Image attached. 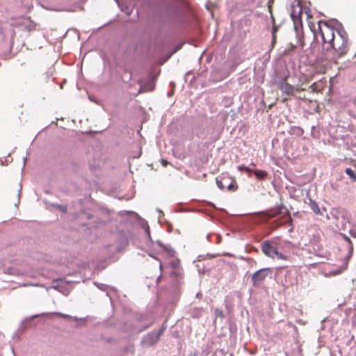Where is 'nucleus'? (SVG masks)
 <instances>
[{"label":"nucleus","mask_w":356,"mask_h":356,"mask_svg":"<svg viewBox=\"0 0 356 356\" xmlns=\"http://www.w3.org/2000/svg\"><path fill=\"white\" fill-rule=\"evenodd\" d=\"M246 261L248 262L249 265L251 267H254L257 266V261L252 258H248Z\"/></svg>","instance_id":"17"},{"label":"nucleus","mask_w":356,"mask_h":356,"mask_svg":"<svg viewBox=\"0 0 356 356\" xmlns=\"http://www.w3.org/2000/svg\"><path fill=\"white\" fill-rule=\"evenodd\" d=\"M276 31H277L276 28H273V40H272V45L273 46L276 42V35H275Z\"/></svg>","instance_id":"18"},{"label":"nucleus","mask_w":356,"mask_h":356,"mask_svg":"<svg viewBox=\"0 0 356 356\" xmlns=\"http://www.w3.org/2000/svg\"><path fill=\"white\" fill-rule=\"evenodd\" d=\"M215 313L217 316H220L221 318L224 317L223 312L220 309H216Z\"/></svg>","instance_id":"19"},{"label":"nucleus","mask_w":356,"mask_h":356,"mask_svg":"<svg viewBox=\"0 0 356 356\" xmlns=\"http://www.w3.org/2000/svg\"><path fill=\"white\" fill-rule=\"evenodd\" d=\"M345 172L352 179L353 181H356V174L351 168H346Z\"/></svg>","instance_id":"15"},{"label":"nucleus","mask_w":356,"mask_h":356,"mask_svg":"<svg viewBox=\"0 0 356 356\" xmlns=\"http://www.w3.org/2000/svg\"><path fill=\"white\" fill-rule=\"evenodd\" d=\"M277 216V214L275 213V211H271L269 214H268V217L269 218H274V217H276Z\"/></svg>","instance_id":"24"},{"label":"nucleus","mask_w":356,"mask_h":356,"mask_svg":"<svg viewBox=\"0 0 356 356\" xmlns=\"http://www.w3.org/2000/svg\"><path fill=\"white\" fill-rule=\"evenodd\" d=\"M58 208L60 211H62L63 213H65L67 211V207L63 205H59Z\"/></svg>","instance_id":"23"},{"label":"nucleus","mask_w":356,"mask_h":356,"mask_svg":"<svg viewBox=\"0 0 356 356\" xmlns=\"http://www.w3.org/2000/svg\"><path fill=\"white\" fill-rule=\"evenodd\" d=\"M278 87L282 92V93L286 94L287 95H292L296 91L298 92L305 90V88H295L294 86L286 82V78H285L283 81L279 83Z\"/></svg>","instance_id":"6"},{"label":"nucleus","mask_w":356,"mask_h":356,"mask_svg":"<svg viewBox=\"0 0 356 356\" xmlns=\"http://www.w3.org/2000/svg\"><path fill=\"white\" fill-rule=\"evenodd\" d=\"M326 81H319L318 82L313 83L310 86L309 89L312 92L321 93L325 89Z\"/></svg>","instance_id":"9"},{"label":"nucleus","mask_w":356,"mask_h":356,"mask_svg":"<svg viewBox=\"0 0 356 356\" xmlns=\"http://www.w3.org/2000/svg\"><path fill=\"white\" fill-rule=\"evenodd\" d=\"M237 168L240 171L244 170V171L247 172L249 174H250L252 172H253L252 169H251V168H250L248 167L243 166V165H239V166L237 167Z\"/></svg>","instance_id":"16"},{"label":"nucleus","mask_w":356,"mask_h":356,"mask_svg":"<svg viewBox=\"0 0 356 356\" xmlns=\"http://www.w3.org/2000/svg\"><path fill=\"white\" fill-rule=\"evenodd\" d=\"M254 175L257 177V178L262 179L267 177L268 173L265 170H253Z\"/></svg>","instance_id":"12"},{"label":"nucleus","mask_w":356,"mask_h":356,"mask_svg":"<svg viewBox=\"0 0 356 356\" xmlns=\"http://www.w3.org/2000/svg\"><path fill=\"white\" fill-rule=\"evenodd\" d=\"M152 90H153V87H151L150 88L147 89L145 86H143L140 89V90L138 91V93H140L143 92L151 91Z\"/></svg>","instance_id":"21"},{"label":"nucleus","mask_w":356,"mask_h":356,"mask_svg":"<svg viewBox=\"0 0 356 356\" xmlns=\"http://www.w3.org/2000/svg\"><path fill=\"white\" fill-rule=\"evenodd\" d=\"M287 325H288L289 326L293 327L296 328V325H294L293 324H292V323H290V322H289V323H288V324H287Z\"/></svg>","instance_id":"28"},{"label":"nucleus","mask_w":356,"mask_h":356,"mask_svg":"<svg viewBox=\"0 0 356 356\" xmlns=\"http://www.w3.org/2000/svg\"><path fill=\"white\" fill-rule=\"evenodd\" d=\"M251 165L254 166L255 164L252 163H251Z\"/></svg>","instance_id":"30"},{"label":"nucleus","mask_w":356,"mask_h":356,"mask_svg":"<svg viewBox=\"0 0 356 356\" xmlns=\"http://www.w3.org/2000/svg\"><path fill=\"white\" fill-rule=\"evenodd\" d=\"M302 14H305L308 19L312 17L310 9L307 7H303L300 1H296L291 5V17L297 32L302 28Z\"/></svg>","instance_id":"2"},{"label":"nucleus","mask_w":356,"mask_h":356,"mask_svg":"<svg viewBox=\"0 0 356 356\" xmlns=\"http://www.w3.org/2000/svg\"><path fill=\"white\" fill-rule=\"evenodd\" d=\"M56 315L58 316H60L62 318H70V316H68L67 314H61V313H56Z\"/></svg>","instance_id":"25"},{"label":"nucleus","mask_w":356,"mask_h":356,"mask_svg":"<svg viewBox=\"0 0 356 356\" xmlns=\"http://www.w3.org/2000/svg\"><path fill=\"white\" fill-rule=\"evenodd\" d=\"M286 100H287V99H286V98H284V99H283V102H286Z\"/></svg>","instance_id":"29"},{"label":"nucleus","mask_w":356,"mask_h":356,"mask_svg":"<svg viewBox=\"0 0 356 356\" xmlns=\"http://www.w3.org/2000/svg\"><path fill=\"white\" fill-rule=\"evenodd\" d=\"M275 213L277 214V216L282 215V217L280 219L277 220L279 222H283L287 219L288 216H291L287 208L283 204H281L275 210Z\"/></svg>","instance_id":"8"},{"label":"nucleus","mask_w":356,"mask_h":356,"mask_svg":"<svg viewBox=\"0 0 356 356\" xmlns=\"http://www.w3.org/2000/svg\"><path fill=\"white\" fill-rule=\"evenodd\" d=\"M273 270L270 268H264L254 272L252 275V285L259 286L266 277L271 276Z\"/></svg>","instance_id":"5"},{"label":"nucleus","mask_w":356,"mask_h":356,"mask_svg":"<svg viewBox=\"0 0 356 356\" xmlns=\"http://www.w3.org/2000/svg\"><path fill=\"white\" fill-rule=\"evenodd\" d=\"M165 330V327L161 328L156 333H150L145 338V341L148 345H153L156 343L160 339Z\"/></svg>","instance_id":"7"},{"label":"nucleus","mask_w":356,"mask_h":356,"mask_svg":"<svg viewBox=\"0 0 356 356\" xmlns=\"http://www.w3.org/2000/svg\"><path fill=\"white\" fill-rule=\"evenodd\" d=\"M337 33L338 36L334 40L327 44L326 47H324V50H322L323 58L334 63L346 55L349 50L347 35H343L339 31Z\"/></svg>","instance_id":"1"},{"label":"nucleus","mask_w":356,"mask_h":356,"mask_svg":"<svg viewBox=\"0 0 356 356\" xmlns=\"http://www.w3.org/2000/svg\"><path fill=\"white\" fill-rule=\"evenodd\" d=\"M309 206H310V208L311 209L316 213V214H319L321 213V211H320V209L317 204V203L312 200H310V202H309Z\"/></svg>","instance_id":"14"},{"label":"nucleus","mask_w":356,"mask_h":356,"mask_svg":"<svg viewBox=\"0 0 356 356\" xmlns=\"http://www.w3.org/2000/svg\"><path fill=\"white\" fill-rule=\"evenodd\" d=\"M216 184H217L218 187L220 190H223L224 189L225 186H224L222 181L216 179Z\"/></svg>","instance_id":"20"},{"label":"nucleus","mask_w":356,"mask_h":356,"mask_svg":"<svg viewBox=\"0 0 356 356\" xmlns=\"http://www.w3.org/2000/svg\"><path fill=\"white\" fill-rule=\"evenodd\" d=\"M236 188L237 186L234 185L233 184H230L227 187L228 190L229 191H235Z\"/></svg>","instance_id":"22"},{"label":"nucleus","mask_w":356,"mask_h":356,"mask_svg":"<svg viewBox=\"0 0 356 356\" xmlns=\"http://www.w3.org/2000/svg\"><path fill=\"white\" fill-rule=\"evenodd\" d=\"M346 241L350 244V251L352 252L353 250V245H352V243H351V241L349 238L346 237Z\"/></svg>","instance_id":"26"},{"label":"nucleus","mask_w":356,"mask_h":356,"mask_svg":"<svg viewBox=\"0 0 356 356\" xmlns=\"http://www.w3.org/2000/svg\"><path fill=\"white\" fill-rule=\"evenodd\" d=\"M348 267V261H346L343 266H341L338 270L335 271L330 272V275H337L341 274L343 271H344Z\"/></svg>","instance_id":"13"},{"label":"nucleus","mask_w":356,"mask_h":356,"mask_svg":"<svg viewBox=\"0 0 356 356\" xmlns=\"http://www.w3.org/2000/svg\"><path fill=\"white\" fill-rule=\"evenodd\" d=\"M285 224H289L290 226V228L289 229V232H292L293 231V219L291 216H288L287 219L283 222H279L278 220H275L273 222V229H277L280 227V226H282Z\"/></svg>","instance_id":"11"},{"label":"nucleus","mask_w":356,"mask_h":356,"mask_svg":"<svg viewBox=\"0 0 356 356\" xmlns=\"http://www.w3.org/2000/svg\"><path fill=\"white\" fill-rule=\"evenodd\" d=\"M298 45H295L293 44H289V47L285 50L286 54H290L291 51H294L297 47H300L301 49H303L305 46V40H304V36L303 35H301L298 33Z\"/></svg>","instance_id":"10"},{"label":"nucleus","mask_w":356,"mask_h":356,"mask_svg":"<svg viewBox=\"0 0 356 356\" xmlns=\"http://www.w3.org/2000/svg\"><path fill=\"white\" fill-rule=\"evenodd\" d=\"M162 164H163V165L166 166L167 164H168V162L165 160L163 159L162 160Z\"/></svg>","instance_id":"27"},{"label":"nucleus","mask_w":356,"mask_h":356,"mask_svg":"<svg viewBox=\"0 0 356 356\" xmlns=\"http://www.w3.org/2000/svg\"><path fill=\"white\" fill-rule=\"evenodd\" d=\"M318 30L323 40L322 50H324V47H326L327 44L331 43L336 38L334 35L335 29L333 26L329 25L327 22L320 21L318 22Z\"/></svg>","instance_id":"3"},{"label":"nucleus","mask_w":356,"mask_h":356,"mask_svg":"<svg viewBox=\"0 0 356 356\" xmlns=\"http://www.w3.org/2000/svg\"><path fill=\"white\" fill-rule=\"evenodd\" d=\"M261 250L263 253L272 259H277L282 260H287L288 256L279 252L277 248L270 244L268 241H266L261 243Z\"/></svg>","instance_id":"4"}]
</instances>
